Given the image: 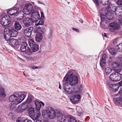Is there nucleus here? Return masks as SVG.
Returning <instances> with one entry per match:
<instances>
[{"mask_svg":"<svg viewBox=\"0 0 122 122\" xmlns=\"http://www.w3.org/2000/svg\"><path fill=\"white\" fill-rule=\"evenodd\" d=\"M63 81H66L65 83L64 90L65 92L68 94L73 95L70 98V100L73 103L78 102L80 98V89L75 87L68 86H75L78 83V80L77 76L73 74V72L71 71H68L64 77Z\"/></svg>","mask_w":122,"mask_h":122,"instance_id":"f257e3e1","label":"nucleus"},{"mask_svg":"<svg viewBox=\"0 0 122 122\" xmlns=\"http://www.w3.org/2000/svg\"><path fill=\"white\" fill-rule=\"evenodd\" d=\"M116 8L113 5H110L108 10H102L100 13L101 18L100 26L103 28H106L108 25V21L107 19H112L113 18L114 12L115 13Z\"/></svg>","mask_w":122,"mask_h":122,"instance_id":"f03ea898","label":"nucleus"},{"mask_svg":"<svg viewBox=\"0 0 122 122\" xmlns=\"http://www.w3.org/2000/svg\"><path fill=\"white\" fill-rule=\"evenodd\" d=\"M25 92H15L13 95L10 96L8 98L9 101L11 102L10 108L13 110L17 107V105L20 103L25 99L26 97Z\"/></svg>","mask_w":122,"mask_h":122,"instance_id":"7ed1b4c3","label":"nucleus"},{"mask_svg":"<svg viewBox=\"0 0 122 122\" xmlns=\"http://www.w3.org/2000/svg\"><path fill=\"white\" fill-rule=\"evenodd\" d=\"M46 111L48 117L50 119H53L57 117L58 114H60V111L53 108L49 107L46 108Z\"/></svg>","mask_w":122,"mask_h":122,"instance_id":"20e7f679","label":"nucleus"},{"mask_svg":"<svg viewBox=\"0 0 122 122\" xmlns=\"http://www.w3.org/2000/svg\"><path fill=\"white\" fill-rule=\"evenodd\" d=\"M39 8L37 6L34 5L33 7L31 4H27L24 6L23 10L26 14L28 15L30 14L32 11L35 10H38Z\"/></svg>","mask_w":122,"mask_h":122,"instance_id":"39448f33","label":"nucleus"},{"mask_svg":"<svg viewBox=\"0 0 122 122\" xmlns=\"http://www.w3.org/2000/svg\"><path fill=\"white\" fill-rule=\"evenodd\" d=\"M119 72L115 71L112 73L109 76L110 80L114 81H117L120 80L122 78V75Z\"/></svg>","mask_w":122,"mask_h":122,"instance_id":"423d86ee","label":"nucleus"},{"mask_svg":"<svg viewBox=\"0 0 122 122\" xmlns=\"http://www.w3.org/2000/svg\"><path fill=\"white\" fill-rule=\"evenodd\" d=\"M118 20H116L114 22L111 23L109 25V30L112 32H114L118 30L120 26L119 23H118Z\"/></svg>","mask_w":122,"mask_h":122,"instance_id":"0eeeda50","label":"nucleus"},{"mask_svg":"<svg viewBox=\"0 0 122 122\" xmlns=\"http://www.w3.org/2000/svg\"><path fill=\"white\" fill-rule=\"evenodd\" d=\"M10 18L8 15H6L3 16L0 20V23L3 26H6L8 25L10 23Z\"/></svg>","mask_w":122,"mask_h":122,"instance_id":"6e6552de","label":"nucleus"},{"mask_svg":"<svg viewBox=\"0 0 122 122\" xmlns=\"http://www.w3.org/2000/svg\"><path fill=\"white\" fill-rule=\"evenodd\" d=\"M34 20L30 17H25L22 20V22L25 26L26 27L30 26L33 24Z\"/></svg>","mask_w":122,"mask_h":122,"instance_id":"1a4fd4ad","label":"nucleus"},{"mask_svg":"<svg viewBox=\"0 0 122 122\" xmlns=\"http://www.w3.org/2000/svg\"><path fill=\"white\" fill-rule=\"evenodd\" d=\"M27 107V105L23 103L22 104L18 106L16 111L18 113H20L25 111Z\"/></svg>","mask_w":122,"mask_h":122,"instance_id":"9d476101","label":"nucleus"},{"mask_svg":"<svg viewBox=\"0 0 122 122\" xmlns=\"http://www.w3.org/2000/svg\"><path fill=\"white\" fill-rule=\"evenodd\" d=\"M112 67L115 71L119 72L122 69V65L116 62L112 63Z\"/></svg>","mask_w":122,"mask_h":122,"instance_id":"9b49d317","label":"nucleus"},{"mask_svg":"<svg viewBox=\"0 0 122 122\" xmlns=\"http://www.w3.org/2000/svg\"><path fill=\"white\" fill-rule=\"evenodd\" d=\"M38 10H34L32 11L30 14L31 15V17L34 19H35V20H37L39 19L40 16L39 13L37 12Z\"/></svg>","mask_w":122,"mask_h":122,"instance_id":"f8f14e48","label":"nucleus"},{"mask_svg":"<svg viewBox=\"0 0 122 122\" xmlns=\"http://www.w3.org/2000/svg\"><path fill=\"white\" fill-rule=\"evenodd\" d=\"M60 114H58L57 118L59 122H66L68 117L65 115H63L62 113L60 112Z\"/></svg>","mask_w":122,"mask_h":122,"instance_id":"ddd939ff","label":"nucleus"},{"mask_svg":"<svg viewBox=\"0 0 122 122\" xmlns=\"http://www.w3.org/2000/svg\"><path fill=\"white\" fill-rule=\"evenodd\" d=\"M34 103L36 107V111H40V108L41 106V105L44 106V104L39 101L37 100H35L34 101Z\"/></svg>","mask_w":122,"mask_h":122,"instance_id":"4468645a","label":"nucleus"},{"mask_svg":"<svg viewBox=\"0 0 122 122\" xmlns=\"http://www.w3.org/2000/svg\"><path fill=\"white\" fill-rule=\"evenodd\" d=\"M9 43L12 47L17 46L18 45V42L17 40L12 38L9 40Z\"/></svg>","mask_w":122,"mask_h":122,"instance_id":"2eb2a0df","label":"nucleus"},{"mask_svg":"<svg viewBox=\"0 0 122 122\" xmlns=\"http://www.w3.org/2000/svg\"><path fill=\"white\" fill-rule=\"evenodd\" d=\"M33 30L32 27H30L26 28L24 31V35L27 37L30 36L31 34L32 31Z\"/></svg>","mask_w":122,"mask_h":122,"instance_id":"dca6fc26","label":"nucleus"},{"mask_svg":"<svg viewBox=\"0 0 122 122\" xmlns=\"http://www.w3.org/2000/svg\"><path fill=\"white\" fill-rule=\"evenodd\" d=\"M107 84L113 91H117L119 88V86L118 85L112 84L111 83V82L110 81H108L107 82Z\"/></svg>","mask_w":122,"mask_h":122,"instance_id":"f3484780","label":"nucleus"},{"mask_svg":"<svg viewBox=\"0 0 122 122\" xmlns=\"http://www.w3.org/2000/svg\"><path fill=\"white\" fill-rule=\"evenodd\" d=\"M19 10L18 7H15L11 10H9L7 11V13L11 15H15L17 14L18 11Z\"/></svg>","mask_w":122,"mask_h":122,"instance_id":"a211bd4d","label":"nucleus"},{"mask_svg":"<svg viewBox=\"0 0 122 122\" xmlns=\"http://www.w3.org/2000/svg\"><path fill=\"white\" fill-rule=\"evenodd\" d=\"M20 49L22 52H25L28 50V47L26 42H23L21 44Z\"/></svg>","mask_w":122,"mask_h":122,"instance_id":"6ab92c4d","label":"nucleus"},{"mask_svg":"<svg viewBox=\"0 0 122 122\" xmlns=\"http://www.w3.org/2000/svg\"><path fill=\"white\" fill-rule=\"evenodd\" d=\"M41 115L40 111H37L36 113L30 115V117L34 120H36Z\"/></svg>","mask_w":122,"mask_h":122,"instance_id":"aec40b11","label":"nucleus"},{"mask_svg":"<svg viewBox=\"0 0 122 122\" xmlns=\"http://www.w3.org/2000/svg\"><path fill=\"white\" fill-rule=\"evenodd\" d=\"M43 38V35L40 32H38L35 36L36 40L37 42H41Z\"/></svg>","mask_w":122,"mask_h":122,"instance_id":"412c9836","label":"nucleus"},{"mask_svg":"<svg viewBox=\"0 0 122 122\" xmlns=\"http://www.w3.org/2000/svg\"><path fill=\"white\" fill-rule=\"evenodd\" d=\"M116 15L118 16H122V7H117L115 11Z\"/></svg>","mask_w":122,"mask_h":122,"instance_id":"4be33fe9","label":"nucleus"},{"mask_svg":"<svg viewBox=\"0 0 122 122\" xmlns=\"http://www.w3.org/2000/svg\"><path fill=\"white\" fill-rule=\"evenodd\" d=\"M29 51L31 52H35L38 51L39 49V46L36 44H35L30 46Z\"/></svg>","mask_w":122,"mask_h":122,"instance_id":"5701e85b","label":"nucleus"},{"mask_svg":"<svg viewBox=\"0 0 122 122\" xmlns=\"http://www.w3.org/2000/svg\"><path fill=\"white\" fill-rule=\"evenodd\" d=\"M9 34L10 37H15L18 34L17 31L14 29H12L9 31Z\"/></svg>","mask_w":122,"mask_h":122,"instance_id":"b1692460","label":"nucleus"},{"mask_svg":"<svg viewBox=\"0 0 122 122\" xmlns=\"http://www.w3.org/2000/svg\"><path fill=\"white\" fill-rule=\"evenodd\" d=\"M15 28L16 30H20L22 28V26L20 24L19 22L17 21H15Z\"/></svg>","mask_w":122,"mask_h":122,"instance_id":"393cba45","label":"nucleus"},{"mask_svg":"<svg viewBox=\"0 0 122 122\" xmlns=\"http://www.w3.org/2000/svg\"><path fill=\"white\" fill-rule=\"evenodd\" d=\"M25 12L23 11H20V12L16 14V15L18 16V18L20 19H21L23 18L24 16Z\"/></svg>","mask_w":122,"mask_h":122,"instance_id":"a878e982","label":"nucleus"},{"mask_svg":"<svg viewBox=\"0 0 122 122\" xmlns=\"http://www.w3.org/2000/svg\"><path fill=\"white\" fill-rule=\"evenodd\" d=\"M112 70L111 68L107 67L105 69L104 72L107 75H108L112 71Z\"/></svg>","mask_w":122,"mask_h":122,"instance_id":"bb28decb","label":"nucleus"},{"mask_svg":"<svg viewBox=\"0 0 122 122\" xmlns=\"http://www.w3.org/2000/svg\"><path fill=\"white\" fill-rule=\"evenodd\" d=\"M76 109L78 112V114L79 116H81L82 115V110L80 107L77 106L76 107Z\"/></svg>","mask_w":122,"mask_h":122,"instance_id":"cd10ccee","label":"nucleus"},{"mask_svg":"<svg viewBox=\"0 0 122 122\" xmlns=\"http://www.w3.org/2000/svg\"><path fill=\"white\" fill-rule=\"evenodd\" d=\"M24 57L26 60L29 61H34L35 60V59L36 58L35 56H25Z\"/></svg>","mask_w":122,"mask_h":122,"instance_id":"c85d7f7f","label":"nucleus"},{"mask_svg":"<svg viewBox=\"0 0 122 122\" xmlns=\"http://www.w3.org/2000/svg\"><path fill=\"white\" fill-rule=\"evenodd\" d=\"M67 121L68 122H77L75 118L72 117H68Z\"/></svg>","mask_w":122,"mask_h":122,"instance_id":"c756f323","label":"nucleus"},{"mask_svg":"<svg viewBox=\"0 0 122 122\" xmlns=\"http://www.w3.org/2000/svg\"><path fill=\"white\" fill-rule=\"evenodd\" d=\"M121 39L120 37H117L112 41V43L113 44L115 45L117 43H119L120 42Z\"/></svg>","mask_w":122,"mask_h":122,"instance_id":"7c9ffc66","label":"nucleus"},{"mask_svg":"<svg viewBox=\"0 0 122 122\" xmlns=\"http://www.w3.org/2000/svg\"><path fill=\"white\" fill-rule=\"evenodd\" d=\"M109 52L112 55H115L117 52V51L114 50L113 48H111L108 50Z\"/></svg>","mask_w":122,"mask_h":122,"instance_id":"2f4dec72","label":"nucleus"},{"mask_svg":"<svg viewBox=\"0 0 122 122\" xmlns=\"http://www.w3.org/2000/svg\"><path fill=\"white\" fill-rule=\"evenodd\" d=\"M28 112L29 113V115L30 116V115L34 113V109L32 107H30L29 108Z\"/></svg>","mask_w":122,"mask_h":122,"instance_id":"473e14b6","label":"nucleus"},{"mask_svg":"<svg viewBox=\"0 0 122 122\" xmlns=\"http://www.w3.org/2000/svg\"><path fill=\"white\" fill-rule=\"evenodd\" d=\"M28 42L29 46H32L35 44V42L33 39L32 38H30L28 40Z\"/></svg>","mask_w":122,"mask_h":122,"instance_id":"72a5a7b5","label":"nucleus"},{"mask_svg":"<svg viewBox=\"0 0 122 122\" xmlns=\"http://www.w3.org/2000/svg\"><path fill=\"white\" fill-rule=\"evenodd\" d=\"M116 48L119 51H122V43H119L118 45H116Z\"/></svg>","mask_w":122,"mask_h":122,"instance_id":"f704fd0d","label":"nucleus"},{"mask_svg":"<svg viewBox=\"0 0 122 122\" xmlns=\"http://www.w3.org/2000/svg\"><path fill=\"white\" fill-rule=\"evenodd\" d=\"M0 96L2 97H5V90L3 88H0Z\"/></svg>","mask_w":122,"mask_h":122,"instance_id":"c9c22d12","label":"nucleus"},{"mask_svg":"<svg viewBox=\"0 0 122 122\" xmlns=\"http://www.w3.org/2000/svg\"><path fill=\"white\" fill-rule=\"evenodd\" d=\"M38 20L35 21L36 23L35 25L36 26L39 25H42L43 24L44 21L43 20H40L38 22Z\"/></svg>","mask_w":122,"mask_h":122,"instance_id":"e433bc0d","label":"nucleus"},{"mask_svg":"<svg viewBox=\"0 0 122 122\" xmlns=\"http://www.w3.org/2000/svg\"><path fill=\"white\" fill-rule=\"evenodd\" d=\"M34 32L35 33H36L37 32H39V31L41 32H42V29L41 27H37L34 29Z\"/></svg>","mask_w":122,"mask_h":122,"instance_id":"4c0bfd02","label":"nucleus"},{"mask_svg":"<svg viewBox=\"0 0 122 122\" xmlns=\"http://www.w3.org/2000/svg\"><path fill=\"white\" fill-rule=\"evenodd\" d=\"M109 0H99V2L102 4L106 5L108 3Z\"/></svg>","mask_w":122,"mask_h":122,"instance_id":"58836bf2","label":"nucleus"},{"mask_svg":"<svg viewBox=\"0 0 122 122\" xmlns=\"http://www.w3.org/2000/svg\"><path fill=\"white\" fill-rule=\"evenodd\" d=\"M32 101V99L30 97H28L27 99L25 102L23 103L26 105L30 103Z\"/></svg>","mask_w":122,"mask_h":122,"instance_id":"ea45409f","label":"nucleus"},{"mask_svg":"<svg viewBox=\"0 0 122 122\" xmlns=\"http://www.w3.org/2000/svg\"><path fill=\"white\" fill-rule=\"evenodd\" d=\"M100 65L102 67L105 66L106 64V61L104 60H101L100 61Z\"/></svg>","mask_w":122,"mask_h":122,"instance_id":"a19ab883","label":"nucleus"},{"mask_svg":"<svg viewBox=\"0 0 122 122\" xmlns=\"http://www.w3.org/2000/svg\"><path fill=\"white\" fill-rule=\"evenodd\" d=\"M4 38L5 40L6 41H8L9 42V40H10V36L9 35L7 34L5 35H4Z\"/></svg>","mask_w":122,"mask_h":122,"instance_id":"79ce46f5","label":"nucleus"},{"mask_svg":"<svg viewBox=\"0 0 122 122\" xmlns=\"http://www.w3.org/2000/svg\"><path fill=\"white\" fill-rule=\"evenodd\" d=\"M24 120L21 118H18L16 120V122H24Z\"/></svg>","mask_w":122,"mask_h":122,"instance_id":"37998d69","label":"nucleus"},{"mask_svg":"<svg viewBox=\"0 0 122 122\" xmlns=\"http://www.w3.org/2000/svg\"><path fill=\"white\" fill-rule=\"evenodd\" d=\"M107 57V55H103L102 56V58L101 60H104V61H106V59Z\"/></svg>","mask_w":122,"mask_h":122,"instance_id":"c03bdc74","label":"nucleus"},{"mask_svg":"<svg viewBox=\"0 0 122 122\" xmlns=\"http://www.w3.org/2000/svg\"><path fill=\"white\" fill-rule=\"evenodd\" d=\"M117 4L118 5H122V0H118L117 2Z\"/></svg>","mask_w":122,"mask_h":122,"instance_id":"a18cd8bd","label":"nucleus"},{"mask_svg":"<svg viewBox=\"0 0 122 122\" xmlns=\"http://www.w3.org/2000/svg\"><path fill=\"white\" fill-rule=\"evenodd\" d=\"M118 23H119L120 24L122 25V18H120L119 20H117Z\"/></svg>","mask_w":122,"mask_h":122,"instance_id":"49530a36","label":"nucleus"},{"mask_svg":"<svg viewBox=\"0 0 122 122\" xmlns=\"http://www.w3.org/2000/svg\"><path fill=\"white\" fill-rule=\"evenodd\" d=\"M41 19H43L44 18V14L43 12H41Z\"/></svg>","mask_w":122,"mask_h":122,"instance_id":"de8ad7c7","label":"nucleus"},{"mask_svg":"<svg viewBox=\"0 0 122 122\" xmlns=\"http://www.w3.org/2000/svg\"><path fill=\"white\" fill-rule=\"evenodd\" d=\"M24 122H32L30 120H29L27 119H26L24 120Z\"/></svg>","mask_w":122,"mask_h":122,"instance_id":"09e8293b","label":"nucleus"},{"mask_svg":"<svg viewBox=\"0 0 122 122\" xmlns=\"http://www.w3.org/2000/svg\"><path fill=\"white\" fill-rule=\"evenodd\" d=\"M72 29L76 32H79V30H78L76 28H72Z\"/></svg>","mask_w":122,"mask_h":122,"instance_id":"8fccbe9b","label":"nucleus"},{"mask_svg":"<svg viewBox=\"0 0 122 122\" xmlns=\"http://www.w3.org/2000/svg\"><path fill=\"white\" fill-rule=\"evenodd\" d=\"M118 84L120 86H122V80L120 82H118Z\"/></svg>","mask_w":122,"mask_h":122,"instance_id":"3c124183","label":"nucleus"},{"mask_svg":"<svg viewBox=\"0 0 122 122\" xmlns=\"http://www.w3.org/2000/svg\"><path fill=\"white\" fill-rule=\"evenodd\" d=\"M38 67L37 66H33L32 67V68L33 69H36Z\"/></svg>","mask_w":122,"mask_h":122,"instance_id":"603ef678","label":"nucleus"},{"mask_svg":"<svg viewBox=\"0 0 122 122\" xmlns=\"http://www.w3.org/2000/svg\"><path fill=\"white\" fill-rule=\"evenodd\" d=\"M93 1L96 3L97 4L98 3V0H93Z\"/></svg>","mask_w":122,"mask_h":122,"instance_id":"864d4df0","label":"nucleus"},{"mask_svg":"<svg viewBox=\"0 0 122 122\" xmlns=\"http://www.w3.org/2000/svg\"><path fill=\"white\" fill-rule=\"evenodd\" d=\"M37 2H38V3L39 4H42L43 5H45V4L44 3H41L40 1H38Z\"/></svg>","mask_w":122,"mask_h":122,"instance_id":"5fc2aeb1","label":"nucleus"},{"mask_svg":"<svg viewBox=\"0 0 122 122\" xmlns=\"http://www.w3.org/2000/svg\"><path fill=\"white\" fill-rule=\"evenodd\" d=\"M120 94H122V89H121L119 92Z\"/></svg>","mask_w":122,"mask_h":122,"instance_id":"6e6d98bb","label":"nucleus"},{"mask_svg":"<svg viewBox=\"0 0 122 122\" xmlns=\"http://www.w3.org/2000/svg\"><path fill=\"white\" fill-rule=\"evenodd\" d=\"M103 36H104L105 37H107V35H106V33H104V34H103Z\"/></svg>","mask_w":122,"mask_h":122,"instance_id":"4d7b16f0","label":"nucleus"},{"mask_svg":"<svg viewBox=\"0 0 122 122\" xmlns=\"http://www.w3.org/2000/svg\"><path fill=\"white\" fill-rule=\"evenodd\" d=\"M36 122H42L41 121L39 120H37L36 121Z\"/></svg>","mask_w":122,"mask_h":122,"instance_id":"13d9d810","label":"nucleus"},{"mask_svg":"<svg viewBox=\"0 0 122 122\" xmlns=\"http://www.w3.org/2000/svg\"><path fill=\"white\" fill-rule=\"evenodd\" d=\"M61 86L60 84V83H59V88L60 89H61Z\"/></svg>","mask_w":122,"mask_h":122,"instance_id":"bf43d9fd","label":"nucleus"},{"mask_svg":"<svg viewBox=\"0 0 122 122\" xmlns=\"http://www.w3.org/2000/svg\"><path fill=\"white\" fill-rule=\"evenodd\" d=\"M7 30H8V29H6V28H5L4 30V31H5V32L6 31H7Z\"/></svg>","mask_w":122,"mask_h":122,"instance_id":"052dcab7","label":"nucleus"},{"mask_svg":"<svg viewBox=\"0 0 122 122\" xmlns=\"http://www.w3.org/2000/svg\"><path fill=\"white\" fill-rule=\"evenodd\" d=\"M43 122H49L47 120H45Z\"/></svg>","mask_w":122,"mask_h":122,"instance_id":"680f3d73","label":"nucleus"},{"mask_svg":"<svg viewBox=\"0 0 122 122\" xmlns=\"http://www.w3.org/2000/svg\"><path fill=\"white\" fill-rule=\"evenodd\" d=\"M19 59L20 60H23L21 58H20V57H19Z\"/></svg>","mask_w":122,"mask_h":122,"instance_id":"e2e57ef3","label":"nucleus"},{"mask_svg":"<svg viewBox=\"0 0 122 122\" xmlns=\"http://www.w3.org/2000/svg\"><path fill=\"white\" fill-rule=\"evenodd\" d=\"M80 88L82 87V85H80Z\"/></svg>","mask_w":122,"mask_h":122,"instance_id":"0e129e2a","label":"nucleus"},{"mask_svg":"<svg viewBox=\"0 0 122 122\" xmlns=\"http://www.w3.org/2000/svg\"><path fill=\"white\" fill-rule=\"evenodd\" d=\"M24 75L25 76V75L24 73Z\"/></svg>","mask_w":122,"mask_h":122,"instance_id":"69168bd1","label":"nucleus"},{"mask_svg":"<svg viewBox=\"0 0 122 122\" xmlns=\"http://www.w3.org/2000/svg\"><path fill=\"white\" fill-rule=\"evenodd\" d=\"M32 4H34V3H33V2H32Z\"/></svg>","mask_w":122,"mask_h":122,"instance_id":"338daca9","label":"nucleus"}]
</instances>
